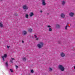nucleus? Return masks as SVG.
<instances>
[{
  "mask_svg": "<svg viewBox=\"0 0 75 75\" xmlns=\"http://www.w3.org/2000/svg\"><path fill=\"white\" fill-rule=\"evenodd\" d=\"M44 46V43L42 42H39V43L37 45V47L39 48H41L42 47Z\"/></svg>",
  "mask_w": 75,
  "mask_h": 75,
  "instance_id": "nucleus-1",
  "label": "nucleus"
},
{
  "mask_svg": "<svg viewBox=\"0 0 75 75\" xmlns=\"http://www.w3.org/2000/svg\"><path fill=\"white\" fill-rule=\"evenodd\" d=\"M58 68L59 69H60L62 71H64L65 69V68L62 65H59L58 66Z\"/></svg>",
  "mask_w": 75,
  "mask_h": 75,
  "instance_id": "nucleus-2",
  "label": "nucleus"
},
{
  "mask_svg": "<svg viewBox=\"0 0 75 75\" xmlns=\"http://www.w3.org/2000/svg\"><path fill=\"white\" fill-rule=\"evenodd\" d=\"M7 55L6 54H4V56H2L3 61H4V59L6 58L7 57Z\"/></svg>",
  "mask_w": 75,
  "mask_h": 75,
  "instance_id": "nucleus-3",
  "label": "nucleus"
},
{
  "mask_svg": "<svg viewBox=\"0 0 75 75\" xmlns=\"http://www.w3.org/2000/svg\"><path fill=\"white\" fill-rule=\"evenodd\" d=\"M47 28H49V31H52V28H51V26H50V25H47Z\"/></svg>",
  "mask_w": 75,
  "mask_h": 75,
  "instance_id": "nucleus-4",
  "label": "nucleus"
},
{
  "mask_svg": "<svg viewBox=\"0 0 75 75\" xmlns=\"http://www.w3.org/2000/svg\"><path fill=\"white\" fill-rule=\"evenodd\" d=\"M23 10H28V7L26 5H24L23 6Z\"/></svg>",
  "mask_w": 75,
  "mask_h": 75,
  "instance_id": "nucleus-5",
  "label": "nucleus"
},
{
  "mask_svg": "<svg viewBox=\"0 0 75 75\" xmlns=\"http://www.w3.org/2000/svg\"><path fill=\"white\" fill-rule=\"evenodd\" d=\"M42 4L43 6H45L46 5V3H45V0H42Z\"/></svg>",
  "mask_w": 75,
  "mask_h": 75,
  "instance_id": "nucleus-6",
  "label": "nucleus"
},
{
  "mask_svg": "<svg viewBox=\"0 0 75 75\" xmlns=\"http://www.w3.org/2000/svg\"><path fill=\"white\" fill-rule=\"evenodd\" d=\"M60 55L62 57H64L65 56V54L63 52L61 53Z\"/></svg>",
  "mask_w": 75,
  "mask_h": 75,
  "instance_id": "nucleus-7",
  "label": "nucleus"
},
{
  "mask_svg": "<svg viewBox=\"0 0 75 75\" xmlns=\"http://www.w3.org/2000/svg\"><path fill=\"white\" fill-rule=\"evenodd\" d=\"M69 15L71 17H73L74 15V13L72 12H70L69 13Z\"/></svg>",
  "mask_w": 75,
  "mask_h": 75,
  "instance_id": "nucleus-8",
  "label": "nucleus"
},
{
  "mask_svg": "<svg viewBox=\"0 0 75 75\" xmlns=\"http://www.w3.org/2000/svg\"><path fill=\"white\" fill-rule=\"evenodd\" d=\"M61 17H62V18H65V16L64 13H62L61 15Z\"/></svg>",
  "mask_w": 75,
  "mask_h": 75,
  "instance_id": "nucleus-9",
  "label": "nucleus"
},
{
  "mask_svg": "<svg viewBox=\"0 0 75 75\" xmlns=\"http://www.w3.org/2000/svg\"><path fill=\"white\" fill-rule=\"evenodd\" d=\"M34 14L33 12H30L29 14L30 17H32L34 16Z\"/></svg>",
  "mask_w": 75,
  "mask_h": 75,
  "instance_id": "nucleus-10",
  "label": "nucleus"
},
{
  "mask_svg": "<svg viewBox=\"0 0 75 75\" xmlns=\"http://www.w3.org/2000/svg\"><path fill=\"white\" fill-rule=\"evenodd\" d=\"M23 35H26V34H27V31L24 30L23 32Z\"/></svg>",
  "mask_w": 75,
  "mask_h": 75,
  "instance_id": "nucleus-11",
  "label": "nucleus"
},
{
  "mask_svg": "<svg viewBox=\"0 0 75 75\" xmlns=\"http://www.w3.org/2000/svg\"><path fill=\"white\" fill-rule=\"evenodd\" d=\"M15 59H14V58H11V59L10 60V62H11V63H12V64H13V60H14Z\"/></svg>",
  "mask_w": 75,
  "mask_h": 75,
  "instance_id": "nucleus-12",
  "label": "nucleus"
},
{
  "mask_svg": "<svg viewBox=\"0 0 75 75\" xmlns=\"http://www.w3.org/2000/svg\"><path fill=\"white\" fill-rule=\"evenodd\" d=\"M4 27L3 25L1 23H0V27L2 28Z\"/></svg>",
  "mask_w": 75,
  "mask_h": 75,
  "instance_id": "nucleus-13",
  "label": "nucleus"
},
{
  "mask_svg": "<svg viewBox=\"0 0 75 75\" xmlns=\"http://www.w3.org/2000/svg\"><path fill=\"white\" fill-rule=\"evenodd\" d=\"M65 3V1H62V5H64Z\"/></svg>",
  "mask_w": 75,
  "mask_h": 75,
  "instance_id": "nucleus-14",
  "label": "nucleus"
},
{
  "mask_svg": "<svg viewBox=\"0 0 75 75\" xmlns=\"http://www.w3.org/2000/svg\"><path fill=\"white\" fill-rule=\"evenodd\" d=\"M28 31L29 33H31L32 32V29L31 28H29L28 29Z\"/></svg>",
  "mask_w": 75,
  "mask_h": 75,
  "instance_id": "nucleus-15",
  "label": "nucleus"
},
{
  "mask_svg": "<svg viewBox=\"0 0 75 75\" xmlns=\"http://www.w3.org/2000/svg\"><path fill=\"white\" fill-rule=\"evenodd\" d=\"M48 70L49 71H52V69L51 67H49Z\"/></svg>",
  "mask_w": 75,
  "mask_h": 75,
  "instance_id": "nucleus-16",
  "label": "nucleus"
},
{
  "mask_svg": "<svg viewBox=\"0 0 75 75\" xmlns=\"http://www.w3.org/2000/svg\"><path fill=\"white\" fill-rule=\"evenodd\" d=\"M25 17L26 18H28V15L27 14L25 15Z\"/></svg>",
  "mask_w": 75,
  "mask_h": 75,
  "instance_id": "nucleus-17",
  "label": "nucleus"
},
{
  "mask_svg": "<svg viewBox=\"0 0 75 75\" xmlns=\"http://www.w3.org/2000/svg\"><path fill=\"white\" fill-rule=\"evenodd\" d=\"M23 59L24 61H26V58H25V57H23Z\"/></svg>",
  "mask_w": 75,
  "mask_h": 75,
  "instance_id": "nucleus-18",
  "label": "nucleus"
},
{
  "mask_svg": "<svg viewBox=\"0 0 75 75\" xmlns=\"http://www.w3.org/2000/svg\"><path fill=\"white\" fill-rule=\"evenodd\" d=\"M59 24H57L56 25V27H57V28H59Z\"/></svg>",
  "mask_w": 75,
  "mask_h": 75,
  "instance_id": "nucleus-19",
  "label": "nucleus"
},
{
  "mask_svg": "<svg viewBox=\"0 0 75 75\" xmlns=\"http://www.w3.org/2000/svg\"><path fill=\"white\" fill-rule=\"evenodd\" d=\"M6 67H8V62H6Z\"/></svg>",
  "mask_w": 75,
  "mask_h": 75,
  "instance_id": "nucleus-20",
  "label": "nucleus"
},
{
  "mask_svg": "<svg viewBox=\"0 0 75 75\" xmlns=\"http://www.w3.org/2000/svg\"><path fill=\"white\" fill-rule=\"evenodd\" d=\"M10 71L11 72H13V70L12 69H10Z\"/></svg>",
  "mask_w": 75,
  "mask_h": 75,
  "instance_id": "nucleus-21",
  "label": "nucleus"
},
{
  "mask_svg": "<svg viewBox=\"0 0 75 75\" xmlns=\"http://www.w3.org/2000/svg\"><path fill=\"white\" fill-rule=\"evenodd\" d=\"M31 73H34V71L33 70H31Z\"/></svg>",
  "mask_w": 75,
  "mask_h": 75,
  "instance_id": "nucleus-22",
  "label": "nucleus"
},
{
  "mask_svg": "<svg viewBox=\"0 0 75 75\" xmlns=\"http://www.w3.org/2000/svg\"><path fill=\"white\" fill-rule=\"evenodd\" d=\"M67 27H68V26L66 25L65 27V30H67Z\"/></svg>",
  "mask_w": 75,
  "mask_h": 75,
  "instance_id": "nucleus-23",
  "label": "nucleus"
},
{
  "mask_svg": "<svg viewBox=\"0 0 75 75\" xmlns=\"http://www.w3.org/2000/svg\"><path fill=\"white\" fill-rule=\"evenodd\" d=\"M18 67V66H16V69H17Z\"/></svg>",
  "mask_w": 75,
  "mask_h": 75,
  "instance_id": "nucleus-24",
  "label": "nucleus"
},
{
  "mask_svg": "<svg viewBox=\"0 0 75 75\" xmlns=\"http://www.w3.org/2000/svg\"><path fill=\"white\" fill-rule=\"evenodd\" d=\"M34 37L35 38H37V35H34Z\"/></svg>",
  "mask_w": 75,
  "mask_h": 75,
  "instance_id": "nucleus-25",
  "label": "nucleus"
},
{
  "mask_svg": "<svg viewBox=\"0 0 75 75\" xmlns=\"http://www.w3.org/2000/svg\"><path fill=\"white\" fill-rule=\"evenodd\" d=\"M10 47V46H7V48H9Z\"/></svg>",
  "mask_w": 75,
  "mask_h": 75,
  "instance_id": "nucleus-26",
  "label": "nucleus"
},
{
  "mask_svg": "<svg viewBox=\"0 0 75 75\" xmlns=\"http://www.w3.org/2000/svg\"><path fill=\"white\" fill-rule=\"evenodd\" d=\"M22 42L23 44H24V42L23 40L22 41Z\"/></svg>",
  "mask_w": 75,
  "mask_h": 75,
  "instance_id": "nucleus-27",
  "label": "nucleus"
},
{
  "mask_svg": "<svg viewBox=\"0 0 75 75\" xmlns=\"http://www.w3.org/2000/svg\"><path fill=\"white\" fill-rule=\"evenodd\" d=\"M36 40H38V38H36Z\"/></svg>",
  "mask_w": 75,
  "mask_h": 75,
  "instance_id": "nucleus-28",
  "label": "nucleus"
},
{
  "mask_svg": "<svg viewBox=\"0 0 75 75\" xmlns=\"http://www.w3.org/2000/svg\"><path fill=\"white\" fill-rule=\"evenodd\" d=\"M40 13H42V11H40Z\"/></svg>",
  "mask_w": 75,
  "mask_h": 75,
  "instance_id": "nucleus-29",
  "label": "nucleus"
},
{
  "mask_svg": "<svg viewBox=\"0 0 75 75\" xmlns=\"http://www.w3.org/2000/svg\"><path fill=\"white\" fill-rule=\"evenodd\" d=\"M74 69H75V66H74Z\"/></svg>",
  "mask_w": 75,
  "mask_h": 75,
  "instance_id": "nucleus-30",
  "label": "nucleus"
},
{
  "mask_svg": "<svg viewBox=\"0 0 75 75\" xmlns=\"http://www.w3.org/2000/svg\"><path fill=\"white\" fill-rule=\"evenodd\" d=\"M59 44L60 43V42H59Z\"/></svg>",
  "mask_w": 75,
  "mask_h": 75,
  "instance_id": "nucleus-31",
  "label": "nucleus"
},
{
  "mask_svg": "<svg viewBox=\"0 0 75 75\" xmlns=\"http://www.w3.org/2000/svg\"><path fill=\"white\" fill-rule=\"evenodd\" d=\"M3 0H1V1H2Z\"/></svg>",
  "mask_w": 75,
  "mask_h": 75,
  "instance_id": "nucleus-32",
  "label": "nucleus"
}]
</instances>
